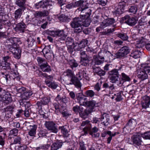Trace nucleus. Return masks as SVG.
Instances as JSON below:
<instances>
[{"mask_svg":"<svg viewBox=\"0 0 150 150\" xmlns=\"http://www.w3.org/2000/svg\"><path fill=\"white\" fill-rule=\"evenodd\" d=\"M2 77L0 80L3 83H10L14 81H19L20 78L17 70L11 71V72H1Z\"/></svg>","mask_w":150,"mask_h":150,"instance_id":"1","label":"nucleus"},{"mask_svg":"<svg viewBox=\"0 0 150 150\" xmlns=\"http://www.w3.org/2000/svg\"><path fill=\"white\" fill-rule=\"evenodd\" d=\"M19 41L18 38L15 37L11 38L8 40L9 42V50L13 54L14 57L18 59L20 58L21 52L17 45V42Z\"/></svg>","mask_w":150,"mask_h":150,"instance_id":"2","label":"nucleus"},{"mask_svg":"<svg viewBox=\"0 0 150 150\" xmlns=\"http://www.w3.org/2000/svg\"><path fill=\"white\" fill-rule=\"evenodd\" d=\"M121 68L122 67H120L118 69H114L108 72L110 82L112 83H118L117 84L118 85L122 84V80H120V75L118 72Z\"/></svg>","mask_w":150,"mask_h":150,"instance_id":"3","label":"nucleus"},{"mask_svg":"<svg viewBox=\"0 0 150 150\" xmlns=\"http://www.w3.org/2000/svg\"><path fill=\"white\" fill-rule=\"evenodd\" d=\"M81 19L80 17H76L71 22L70 25L74 28V32L75 33H79L83 30L81 26L83 22Z\"/></svg>","mask_w":150,"mask_h":150,"instance_id":"4","label":"nucleus"},{"mask_svg":"<svg viewBox=\"0 0 150 150\" xmlns=\"http://www.w3.org/2000/svg\"><path fill=\"white\" fill-rule=\"evenodd\" d=\"M148 41L147 38V36L141 37L139 38L138 40L137 41V43L136 45V47L140 48H142L144 45L145 46L147 50H150V43H147Z\"/></svg>","mask_w":150,"mask_h":150,"instance_id":"5","label":"nucleus"},{"mask_svg":"<svg viewBox=\"0 0 150 150\" xmlns=\"http://www.w3.org/2000/svg\"><path fill=\"white\" fill-rule=\"evenodd\" d=\"M130 51L129 47L124 46L119 50L118 52L115 54V57L117 58H121L127 55L129 53Z\"/></svg>","mask_w":150,"mask_h":150,"instance_id":"6","label":"nucleus"},{"mask_svg":"<svg viewBox=\"0 0 150 150\" xmlns=\"http://www.w3.org/2000/svg\"><path fill=\"white\" fill-rule=\"evenodd\" d=\"M121 19L125 23L131 26L134 25L137 23V21L135 18L130 17L128 15L122 17Z\"/></svg>","mask_w":150,"mask_h":150,"instance_id":"7","label":"nucleus"},{"mask_svg":"<svg viewBox=\"0 0 150 150\" xmlns=\"http://www.w3.org/2000/svg\"><path fill=\"white\" fill-rule=\"evenodd\" d=\"M45 127L51 132L56 133L58 130L56 124L53 121H46L45 124Z\"/></svg>","mask_w":150,"mask_h":150,"instance_id":"8","label":"nucleus"},{"mask_svg":"<svg viewBox=\"0 0 150 150\" xmlns=\"http://www.w3.org/2000/svg\"><path fill=\"white\" fill-rule=\"evenodd\" d=\"M83 105L85 106L88 107V108L92 112L94 111V109L96 107H98L99 105V103H96V102L93 100L86 101L85 103L83 104Z\"/></svg>","mask_w":150,"mask_h":150,"instance_id":"9","label":"nucleus"},{"mask_svg":"<svg viewBox=\"0 0 150 150\" xmlns=\"http://www.w3.org/2000/svg\"><path fill=\"white\" fill-rule=\"evenodd\" d=\"M132 140L133 144L139 146L143 144L142 136L139 133H137L133 135L131 137Z\"/></svg>","mask_w":150,"mask_h":150,"instance_id":"10","label":"nucleus"},{"mask_svg":"<svg viewBox=\"0 0 150 150\" xmlns=\"http://www.w3.org/2000/svg\"><path fill=\"white\" fill-rule=\"evenodd\" d=\"M101 124L105 126L108 125L110 123V117L109 115L106 113H103L99 118Z\"/></svg>","mask_w":150,"mask_h":150,"instance_id":"11","label":"nucleus"},{"mask_svg":"<svg viewBox=\"0 0 150 150\" xmlns=\"http://www.w3.org/2000/svg\"><path fill=\"white\" fill-rule=\"evenodd\" d=\"M104 20L101 23V27L102 28H105L108 26L113 24L115 21L113 18H108L107 16H105L104 18Z\"/></svg>","mask_w":150,"mask_h":150,"instance_id":"12","label":"nucleus"},{"mask_svg":"<svg viewBox=\"0 0 150 150\" xmlns=\"http://www.w3.org/2000/svg\"><path fill=\"white\" fill-rule=\"evenodd\" d=\"M29 122H26L25 125H29L30 128L28 129V134L30 137H35L36 134L37 126L35 125H29Z\"/></svg>","mask_w":150,"mask_h":150,"instance_id":"13","label":"nucleus"},{"mask_svg":"<svg viewBox=\"0 0 150 150\" xmlns=\"http://www.w3.org/2000/svg\"><path fill=\"white\" fill-rule=\"evenodd\" d=\"M66 142L68 143L69 142L67 141L62 142L61 140H57L52 145L50 150H57L62 147L63 143Z\"/></svg>","mask_w":150,"mask_h":150,"instance_id":"14","label":"nucleus"},{"mask_svg":"<svg viewBox=\"0 0 150 150\" xmlns=\"http://www.w3.org/2000/svg\"><path fill=\"white\" fill-rule=\"evenodd\" d=\"M82 17L80 16L81 18V20L82 22V23L81 24V26L82 25L87 27L88 26L90 23L91 20L89 18L90 16L87 17V14H82Z\"/></svg>","mask_w":150,"mask_h":150,"instance_id":"15","label":"nucleus"},{"mask_svg":"<svg viewBox=\"0 0 150 150\" xmlns=\"http://www.w3.org/2000/svg\"><path fill=\"white\" fill-rule=\"evenodd\" d=\"M50 101V98L43 97L42 98L40 101H38L37 105L38 107H40V109H42V105H47Z\"/></svg>","mask_w":150,"mask_h":150,"instance_id":"16","label":"nucleus"},{"mask_svg":"<svg viewBox=\"0 0 150 150\" xmlns=\"http://www.w3.org/2000/svg\"><path fill=\"white\" fill-rule=\"evenodd\" d=\"M65 42L69 51L70 52H72L74 47L73 39L70 38L68 37L66 40Z\"/></svg>","mask_w":150,"mask_h":150,"instance_id":"17","label":"nucleus"},{"mask_svg":"<svg viewBox=\"0 0 150 150\" xmlns=\"http://www.w3.org/2000/svg\"><path fill=\"white\" fill-rule=\"evenodd\" d=\"M81 126H85L83 128V130L85 134H87L88 132L90 131L91 130V125L89 121L86 120L83 121L81 124Z\"/></svg>","mask_w":150,"mask_h":150,"instance_id":"18","label":"nucleus"},{"mask_svg":"<svg viewBox=\"0 0 150 150\" xmlns=\"http://www.w3.org/2000/svg\"><path fill=\"white\" fill-rule=\"evenodd\" d=\"M137 77L141 81H144L148 78V75L145 72L140 69L137 71Z\"/></svg>","mask_w":150,"mask_h":150,"instance_id":"19","label":"nucleus"},{"mask_svg":"<svg viewBox=\"0 0 150 150\" xmlns=\"http://www.w3.org/2000/svg\"><path fill=\"white\" fill-rule=\"evenodd\" d=\"M83 110V109L82 107V108L81 109L80 112L79 113L80 116L82 118H87L88 115L92 112L87 108L84 110Z\"/></svg>","mask_w":150,"mask_h":150,"instance_id":"20","label":"nucleus"},{"mask_svg":"<svg viewBox=\"0 0 150 150\" xmlns=\"http://www.w3.org/2000/svg\"><path fill=\"white\" fill-rule=\"evenodd\" d=\"M68 84H74L76 87L79 88H80L81 86V85L80 81L77 77L75 76L71 79L70 82Z\"/></svg>","mask_w":150,"mask_h":150,"instance_id":"21","label":"nucleus"},{"mask_svg":"<svg viewBox=\"0 0 150 150\" xmlns=\"http://www.w3.org/2000/svg\"><path fill=\"white\" fill-rule=\"evenodd\" d=\"M48 15L49 13L48 11L46 10L43 11H37L34 14L35 17L37 18L46 16Z\"/></svg>","mask_w":150,"mask_h":150,"instance_id":"22","label":"nucleus"},{"mask_svg":"<svg viewBox=\"0 0 150 150\" xmlns=\"http://www.w3.org/2000/svg\"><path fill=\"white\" fill-rule=\"evenodd\" d=\"M76 98L77 99L78 102H79L81 105H83V104L85 103V101L86 99L85 98L84 96L81 93H79L76 95Z\"/></svg>","mask_w":150,"mask_h":150,"instance_id":"23","label":"nucleus"},{"mask_svg":"<svg viewBox=\"0 0 150 150\" xmlns=\"http://www.w3.org/2000/svg\"><path fill=\"white\" fill-rule=\"evenodd\" d=\"M77 10L78 11V12L81 11V16L82 17V14H86L88 16H90L91 14V10L90 9L88 8H79Z\"/></svg>","mask_w":150,"mask_h":150,"instance_id":"24","label":"nucleus"},{"mask_svg":"<svg viewBox=\"0 0 150 150\" xmlns=\"http://www.w3.org/2000/svg\"><path fill=\"white\" fill-rule=\"evenodd\" d=\"M0 100L6 104H8L12 101L11 96L7 94H5L2 97L0 98Z\"/></svg>","mask_w":150,"mask_h":150,"instance_id":"25","label":"nucleus"},{"mask_svg":"<svg viewBox=\"0 0 150 150\" xmlns=\"http://www.w3.org/2000/svg\"><path fill=\"white\" fill-rule=\"evenodd\" d=\"M22 141L21 138L18 136H17L16 137L14 138L13 141V142L10 144V149L13 150L12 147H14V144H21V141ZM14 147L13 149H14Z\"/></svg>","mask_w":150,"mask_h":150,"instance_id":"26","label":"nucleus"},{"mask_svg":"<svg viewBox=\"0 0 150 150\" xmlns=\"http://www.w3.org/2000/svg\"><path fill=\"white\" fill-rule=\"evenodd\" d=\"M23 10L21 8H19L16 10L14 13V20L17 21L18 19L20 18Z\"/></svg>","mask_w":150,"mask_h":150,"instance_id":"27","label":"nucleus"},{"mask_svg":"<svg viewBox=\"0 0 150 150\" xmlns=\"http://www.w3.org/2000/svg\"><path fill=\"white\" fill-rule=\"evenodd\" d=\"M45 82L48 87L52 89H56L58 86V85L56 83L50 82L49 80H45Z\"/></svg>","mask_w":150,"mask_h":150,"instance_id":"28","label":"nucleus"},{"mask_svg":"<svg viewBox=\"0 0 150 150\" xmlns=\"http://www.w3.org/2000/svg\"><path fill=\"white\" fill-rule=\"evenodd\" d=\"M26 0H17L15 2L16 4L22 9L25 8V3Z\"/></svg>","mask_w":150,"mask_h":150,"instance_id":"29","label":"nucleus"},{"mask_svg":"<svg viewBox=\"0 0 150 150\" xmlns=\"http://www.w3.org/2000/svg\"><path fill=\"white\" fill-rule=\"evenodd\" d=\"M67 36V34L64 33V30H60L58 35V40L59 41H63L65 40Z\"/></svg>","mask_w":150,"mask_h":150,"instance_id":"30","label":"nucleus"},{"mask_svg":"<svg viewBox=\"0 0 150 150\" xmlns=\"http://www.w3.org/2000/svg\"><path fill=\"white\" fill-rule=\"evenodd\" d=\"M137 122L136 120L132 119L129 120L126 125V127H129L133 129L136 126Z\"/></svg>","mask_w":150,"mask_h":150,"instance_id":"31","label":"nucleus"},{"mask_svg":"<svg viewBox=\"0 0 150 150\" xmlns=\"http://www.w3.org/2000/svg\"><path fill=\"white\" fill-rule=\"evenodd\" d=\"M9 62H0V68L2 69H9L11 68Z\"/></svg>","mask_w":150,"mask_h":150,"instance_id":"32","label":"nucleus"},{"mask_svg":"<svg viewBox=\"0 0 150 150\" xmlns=\"http://www.w3.org/2000/svg\"><path fill=\"white\" fill-rule=\"evenodd\" d=\"M139 69L145 72L150 73V66L146 64H142L141 67Z\"/></svg>","mask_w":150,"mask_h":150,"instance_id":"33","label":"nucleus"},{"mask_svg":"<svg viewBox=\"0 0 150 150\" xmlns=\"http://www.w3.org/2000/svg\"><path fill=\"white\" fill-rule=\"evenodd\" d=\"M26 26L25 24L23 23H18L16 27V28L23 33L24 32V30L26 28Z\"/></svg>","mask_w":150,"mask_h":150,"instance_id":"34","label":"nucleus"},{"mask_svg":"<svg viewBox=\"0 0 150 150\" xmlns=\"http://www.w3.org/2000/svg\"><path fill=\"white\" fill-rule=\"evenodd\" d=\"M141 52L139 50H135L132 52L130 55L131 57L136 59L139 58L141 55Z\"/></svg>","mask_w":150,"mask_h":150,"instance_id":"35","label":"nucleus"},{"mask_svg":"<svg viewBox=\"0 0 150 150\" xmlns=\"http://www.w3.org/2000/svg\"><path fill=\"white\" fill-rule=\"evenodd\" d=\"M42 52L45 57L46 58L48 57L47 54L50 55V54H51V49L48 46L44 48L42 50Z\"/></svg>","mask_w":150,"mask_h":150,"instance_id":"36","label":"nucleus"},{"mask_svg":"<svg viewBox=\"0 0 150 150\" xmlns=\"http://www.w3.org/2000/svg\"><path fill=\"white\" fill-rule=\"evenodd\" d=\"M56 99L57 100H60L61 102L65 104L67 103L68 101V98L65 96H63L61 97L59 95L57 96Z\"/></svg>","mask_w":150,"mask_h":150,"instance_id":"37","label":"nucleus"},{"mask_svg":"<svg viewBox=\"0 0 150 150\" xmlns=\"http://www.w3.org/2000/svg\"><path fill=\"white\" fill-rule=\"evenodd\" d=\"M88 43V40L84 39L82 40L78 44L79 49H81L84 48L87 45Z\"/></svg>","mask_w":150,"mask_h":150,"instance_id":"38","label":"nucleus"},{"mask_svg":"<svg viewBox=\"0 0 150 150\" xmlns=\"http://www.w3.org/2000/svg\"><path fill=\"white\" fill-rule=\"evenodd\" d=\"M40 68L44 72H49L51 70L50 66L49 65L48 63L45 65L42 66L40 67Z\"/></svg>","mask_w":150,"mask_h":150,"instance_id":"39","label":"nucleus"},{"mask_svg":"<svg viewBox=\"0 0 150 150\" xmlns=\"http://www.w3.org/2000/svg\"><path fill=\"white\" fill-rule=\"evenodd\" d=\"M18 130L16 128H14L10 131L9 134V137L12 138V136H16L17 135Z\"/></svg>","mask_w":150,"mask_h":150,"instance_id":"40","label":"nucleus"},{"mask_svg":"<svg viewBox=\"0 0 150 150\" xmlns=\"http://www.w3.org/2000/svg\"><path fill=\"white\" fill-rule=\"evenodd\" d=\"M85 96L92 98L95 95V93L92 90H88L85 92Z\"/></svg>","mask_w":150,"mask_h":150,"instance_id":"41","label":"nucleus"},{"mask_svg":"<svg viewBox=\"0 0 150 150\" xmlns=\"http://www.w3.org/2000/svg\"><path fill=\"white\" fill-rule=\"evenodd\" d=\"M80 54L81 59H91L90 56L88 55L84 51H83L82 50L80 51Z\"/></svg>","mask_w":150,"mask_h":150,"instance_id":"42","label":"nucleus"},{"mask_svg":"<svg viewBox=\"0 0 150 150\" xmlns=\"http://www.w3.org/2000/svg\"><path fill=\"white\" fill-rule=\"evenodd\" d=\"M117 36L123 40H127L128 37L126 33H120L117 34Z\"/></svg>","mask_w":150,"mask_h":150,"instance_id":"43","label":"nucleus"},{"mask_svg":"<svg viewBox=\"0 0 150 150\" xmlns=\"http://www.w3.org/2000/svg\"><path fill=\"white\" fill-rule=\"evenodd\" d=\"M69 64L72 69L74 67H76L78 65L76 61L74 59L70 60L69 62Z\"/></svg>","mask_w":150,"mask_h":150,"instance_id":"44","label":"nucleus"},{"mask_svg":"<svg viewBox=\"0 0 150 150\" xmlns=\"http://www.w3.org/2000/svg\"><path fill=\"white\" fill-rule=\"evenodd\" d=\"M59 128L61 130V132L66 137L68 136V131L64 126L59 127Z\"/></svg>","mask_w":150,"mask_h":150,"instance_id":"45","label":"nucleus"},{"mask_svg":"<svg viewBox=\"0 0 150 150\" xmlns=\"http://www.w3.org/2000/svg\"><path fill=\"white\" fill-rule=\"evenodd\" d=\"M91 59H81L80 63L81 64L84 66H86L89 64Z\"/></svg>","mask_w":150,"mask_h":150,"instance_id":"46","label":"nucleus"},{"mask_svg":"<svg viewBox=\"0 0 150 150\" xmlns=\"http://www.w3.org/2000/svg\"><path fill=\"white\" fill-rule=\"evenodd\" d=\"M14 108L13 106H8L6 108H4V111L6 113L8 112V113L11 114L12 113V111Z\"/></svg>","mask_w":150,"mask_h":150,"instance_id":"47","label":"nucleus"},{"mask_svg":"<svg viewBox=\"0 0 150 150\" xmlns=\"http://www.w3.org/2000/svg\"><path fill=\"white\" fill-rule=\"evenodd\" d=\"M32 93L30 91H26L22 95V98L26 100L32 94Z\"/></svg>","mask_w":150,"mask_h":150,"instance_id":"48","label":"nucleus"},{"mask_svg":"<svg viewBox=\"0 0 150 150\" xmlns=\"http://www.w3.org/2000/svg\"><path fill=\"white\" fill-rule=\"evenodd\" d=\"M122 79L124 81H129L131 80V79L129 76L124 73H122L121 74Z\"/></svg>","mask_w":150,"mask_h":150,"instance_id":"49","label":"nucleus"},{"mask_svg":"<svg viewBox=\"0 0 150 150\" xmlns=\"http://www.w3.org/2000/svg\"><path fill=\"white\" fill-rule=\"evenodd\" d=\"M142 135L143 139L150 140V132H146Z\"/></svg>","mask_w":150,"mask_h":150,"instance_id":"50","label":"nucleus"},{"mask_svg":"<svg viewBox=\"0 0 150 150\" xmlns=\"http://www.w3.org/2000/svg\"><path fill=\"white\" fill-rule=\"evenodd\" d=\"M86 74V73L85 70L83 69V70H81L78 73L79 75L78 77L80 79H81L82 78H83L84 76H85Z\"/></svg>","mask_w":150,"mask_h":150,"instance_id":"51","label":"nucleus"},{"mask_svg":"<svg viewBox=\"0 0 150 150\" xmlns=\"http://www.w3.org/2000/svg\"><path fill=\"white\" fill-rule=\"evenodd\" d=\"M82 107L79 106L78 105H76L73 107L72 110L73 111L76 113L77 114L78 112L79 113L81 108H82Z\"/></svg>","mask_w":150,"mask_h":150,"instance_id":"52","label":"nucleus"},{"mask_svg":"<svg viewBox=\"0 0 150 150\" xmlns=\"http://www.w3.org/2000/svg\"><path fill=\"white\" fill-rule=\"evenodd\" d=\"M96 72L98 75L101 76H104L105 74V71L100 69H98V70H96Z\"/></svg>","mask_w":150,"mask_h":150,"instance_id":"53","label":"nucleus"},{"mask_svg":"<svg viewBox=\"0 0 150 150\" xmlns=\"http://www.w3.org/2000/svg\"><path fill=\"white\" fill-rule=\"evenodd\" d=\"M59 30H55L49 31L48 32V34L53 37H55L58 35L59 33Z\"/></svg>","mask_w":150,"mask_h":150,"instance_id":"54","label":"nucleus"},{"mask_svg":"<svg viewBox=\"0 0 150 150\" xmlns=\"http://www.w3.org/2000/svg\"><path fill=\"white\" fill-rule=\"evenodd\" d=\"M124 10L123 9L120 8L119 7L116 8L115 10V11L114 13L117 15H119L122 14L124 11Z\"/></svg>","mask_w":150,"mask_h":150,"instance_id":"55","label":"nucleus"},{"mask_svg":"<svg viewBox=\"0 0 150 150\" xmlns=\"http://www.w3.org/2000/svg\"><path fill=\"white\" fill-rule=\"evenodd\" d=\"M66 76L68 77H70L71 79L74 76V74L72 71L70 69H67L66 71Z\"/></svg>","mask_w":150,"mask_h":150,"instance_id":"56","label":"nucleus"},{"mask_svg":"<svg viewBox=\"0 0 150 150\" xmlns=\"http://www.w3.org/2000/svg\"><path fill=\"white\" fill-rule=\"evenodd\" d=\"M37 61L38 62V64L40 67L42 65V63L43 62H45L44 60H45V59L40 57H38L37 59Z\"/></svg>","mask_w":150,"mask_h":150,"instance_id":"57","label":"nucleus"},{"mask_svg":"<svg viewBox=\"0 0 150 150\" xmlns=\"http://www.w3.org/2000/svg\"><path fill=\"white\" fill-rule=\"evenodd\" d=\"M125 5L126 3L124 1H121L119 3L118 7L124 10Z\"/></svg>","mask_w":150,"mask_h":150,"instance_id":"58","label":"nucleus"},{"mask_svg":"<svg viewBox=\"0 0 150 150\" xmlns=\"http://www.w3.org/2000/svg\"><path fill=\"white\" fill-rule=\"evenodd\" d=\"M84 1L82 0H80L75 2L74 4L75 7L76 6H81L83 5Z\"/></svg>","mask_w":150,"mask_h":150,"instance_id":"59","label":"nucleus"},{"mask_svg":"<svg viewBox=\"0 0 150 150\" xmlns=\"http://www.w3.org/2000/svg\"><path fill=\"white\" fill-rule=\"evenodd\" d=\"M137 8L136 6H131L129 9V12L131 13H136Z\"/></svg>","mask_w":150,"mask_h":150,"instance_id":"60","label":"nucleus"},{"mask_svg":"<svg viewBox=\"0 0 150 150\" xmlns=\"http://www.w3.org/2000/svg\"><path fill=\"white\" fill-rule=\"evenodd\" d=\"M147 103L145 101L142 100L141 104L143 108L146 109L149 107L150 103Z\"/></svg>","mask_w":150,"mask_h":150,"instance_id":"61","label":"nucleus"},{"mask_svg":"<svg viewBox=\"0 0 150 150\" xmlns=\"http://www.w3.org/2000/svg\"><path fill=\"white\" fill-rule=\"evenodd\" d=\"M100 59H100H98L97 60H96L95 62V64L99 65L103 63L104 62V58L103 57H102L100 58Z\"/></svg>","mask_w":150,"mask_h":150,"instance_id":"62","label":"nucleus"},{"mask_svg":"<svg viewBox=\"0 0 150 150\" xmlns=\"http://www.w3.org/2000/svg\"><path fill=\"white\" fill-rule=\"evenodd\" d=\"M79 144L80 147L79 148V150H86L84 142H80Z\"/></svg>","mask_w":150,"mask_h":150,"instance_id":"63","label":"nucleus"},{"mask_svg":"<svg viewBox=\"0 0 150 150\" xmlns=\"http://www.w3.org/2000/svg\"><path fill=\"white\" fill-rule=\"evenodd\" d=\"M142 100H144L147 103H150V98L147 96H144L142 98Z\"/></svg>","mask_w":150,"mask_h":150,"instance_id":"64","label":"nucleus"}]
</instances>
